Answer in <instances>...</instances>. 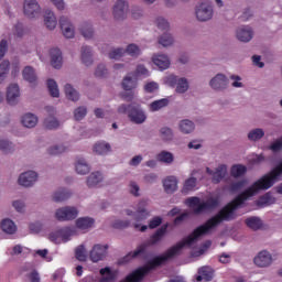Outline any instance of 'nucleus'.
Returning <instances> with one entry per match:
<instances>
[{"label": "nucleus", "mask_w": 282, "mask_h": 282, "mask_svg": "<svg viewBox=\"0 0 282 282\" xmlns=\"http://www.w3.org/2000/svg\"><path fill=\"white\" fill-rule=\"evenodd\" d=\"M193 17L196 23H210L215 19V2L200 0L193 9Z\"/></svg>", "instance_id": "f257e3e1"}, {"label": "nucleus", "mask_w": 282, "mask_h": 282, "mask_svg": "<svg viewBox=\"0 0 282 282\" xmlns=\"http://www.w3.org/2000/svg\"><path fill=\"white\" fill-rule=\"evenodd\" d=\"M166 228L167 226H162L159 228L151 237L149 242L140 245L133 252L128 253L126 257H123L120 260V263H129L131 259H135V257H140V254H144L147 252L148 246H158L160 241L164 238V235H166Z\"/></svg>", "instance_id": "f03ea898"}, {"label": "nucleus", "mask_w": 282, "mask_h": 282, "mask_svg": "<svg viewBox=\"0 0 282 282\" xmlns=\"http://www.w3.org/2000/svg\"><path fill=\"white\" fill-rule=\"evenodd\" d=\"M117 112L121 115L127 113L130 122H133L134 124H144V122H147V112L142 110V106L139 104H121L118 107Z\"/></svg>", "instance_id": "7ed1b4c3"}, {"label": "nucleus", "mask_w": 282, "mask_h": 282, "mask_svg": "<svg viewBox=\"0 0 282 282\" xmlns=\"http://www.w3.org/2000/svg\"><path fill=\"white\" fill-rule=\"evenodd\" d=\"M208 85L213 91L221 94L227 91L228 87H230V79L228 78V75L218 73L209 79Z\"/></svg>", "instance_id": "20e7f679"}, {"label": "nucleus", "mask_w": 282, "mask_h": 282, "mask_svg": "<svg viewBox=\"0 0 282 282\" xmlns=\"http://www.w3.org/2000/svg\"><path fill=\"white\" fill-rule=\"evenodd\" d=\"M165 85H169V87H175L176 94H186L191 87L186 77L175 75L165 77Z\"/></svg>", "instance_id": "39448f33"}, {"label": "nucleus", "mask_w": 282, "mask_h": 282, "mask_svg": "<svg viewBox=\"0 0 282 282\" xmlns=\"http://www.w3.org/2000/svg\"><path fill=\"white\" fill-rule=\"evenodd\" d=\"M147 204H149L148 200L142 199L139 204H138V208H137V213H133L131 209H127L126 214L131 217V215L133 216V219L135 220L134 224H132L133 228H140L142 225L140 224V221H144V219H148L150 214L147 210V208H144V206H147Z\"/></svg>", "instance_id": "423d86ee"}, {"label": "nucleus", "mask_w": 282, "mask_h": 282, "mask_svg": "<svg viewBox=\"0 0 282 282\" xmlns=\"http://www.w3.org/2000/svg\"><path fill=\"white\" fill-rule=\"evenodd\" d=\"M76 235V229L70 227H65L63 229L53 231L48 235L50 241L53 243H67L72 237Z\"/></svg>", "instance_id": "0eeeda50"}, {"label": "nucleus", "mask_w": 282, "mask_h": 282, "mask_svg": "<svg viewBox=\"0 0 282 282\" xmlns=\"http://www.w3.org/2000/svg\"><path fill=\"white\" fill-rule=\"evenodd\" d=\"M23 12L26 19H39L41 17V4L37 0H24Z\"/></svg>", "instance_id": "6e6552de"}, {"label": "nucleus", "mask_w": 282, "mask_h": 282, "mask_svg": "<svg viewBox=\"0 0 282 282\" xmlns=\"http://www.w3.org/2000/svg\"><path fill=\"white\" fill-rule=\"evenodd\" d=\"M107 250H109V245H101V243L94 245V247L89 252L90 261H93V263L105 261V259H107V254H109Z\"/></svg>", "instance_id": "1a4fd4ad"}, {"label": "nucleus", "mask_w": 282, "mask_h": 282, "mask_svg": "<svg viewBox=\"0 0 282 282\" xmlns=\"http://www.w3.org/2000/svg\"><path fill=\"white\" fill-rule=\"evenodd\" d=\"M55 217L57 221H72L78 217V209L72 206L62 207L55 212Z\"/></svg>", "instance_id": "9d476101"}, {"label": "nucleus", "mask_w": 282, "mask_h": 282, "mask_svg": "<svg viewBox=\"0 0 282 282\" xmlns=\"http://www.w3.org/2000/svg\"><path fill=\"white\" fill-rule=\"evenodd\" d=\"M129 13V3L127 0H117L113 4V19L116 21H124L127 19V14Z\"/></svg>", "instance_id": "9b49d317"}, {"label": "nucleus", "mask_w": 282, "mask_h": 282, "mask_svg": "<svg viewBox=\"0 0 282 282\" xmlns=\"http://www.w3.org/2000/svg\"><path fill=\"white\" fill-rule=\"evenodd\" d=\"M220 200L219 196H210L203 202L197 208L194 209L195 215H202V213H206L208 210H215L219 207Z\"/></svg>", "instance_id": "f8f14e48"}, {"label": "nucleus", "mask_w": 282, "mask_h": 282, "mask_svg": "<svg viewBox=\"0 0 282 282\" xmlns=\"http://www.w3.org/2000/svg\"><path fill=\"white\" fill-rule=\"evenodd\" d=\"M37 180H39V174H36V172L26 171L20 174L18 178V184L20 186H24V188H30V186H34V184H36Z\"/></svg>", "instance_id": "ddd939ff"}, {"label": "nucleus", "mask_w": 282, "mask_h": 282, "mask_svg": "<svg viewBox=\"0 0 282 282\" xmlns=\"http://www.w3.org/2000/svg\"><path fill=\"white\" fill-rule=\"evenodd\" d=\"M19 98H21V88L19 84H10L7 87V102L8 105H19Z\"/></svg>", "instance_id": "4468645a"}, {"label": "nucleus", "mask_w": 282, "mask_h": 282, "mask_svg": "<svg viewBox=\"0 0 282 282\" xmlns=\"http://www.w3.org/2000/svg\"><path fill=\"white\" fill-rule=\"evenodd\" d=\"M272 261V254L267 250L260 251L253 259V263L257 268H270Z\"/></svg>", "instance_id": "2eb2a0df"}, {"label": "nucleus", "mask_w": 282, "mask_h": 282, "mask_svg": "<svg viewBox=\"0 0 282 282\" xmlns=\"http://www.w3.org/2000/svg\"><path fill=\"white\" fill-rule=\"evenodd\" d=\"M59 28L65 39H74V35L76 34V32L74 29V24L72 23L69 18L62 15L59 18Z\"/></svg>", "instance_id": "dca6fc26"}, {"label": "nucleus", "mask_w": 282, "mask_h": 282, "mask_svg": "<svg viewBox=\"0 0 282 282\" xmlns=\"http://www.w3.org/2000/svg\"><path fill=\"white\" fill-rule=\"evenodd\" d=\"M254 36V31L250 26H239L236 29V39L240 43H250L251 39Z\"/></svg>", "instance_id": "f3484780"}, {"label": "nucleus", "mask_w": 282, "mask_h": 282, "mask_svg": "<svg viewBox=\"0 0 282 282\" xmlns=\"http://www.w3.org/2000/svg\"><path fill=\"white\" fill-rule=\"evenodd\" d=\"M80 61L86 67L94 65V51L91 46L84 45L80 47Z\"/></svg>", "instance_id": "a211bd4d"}, {"label": "nucleus", "mask_w": 282, "mask_h": 282, "mask_svg": "<svg viewBox=\"0 0 282 282\" xmlns=\"http://www.w3.org/2000/svg\"><path fill=\"white\" fill-rule=\"evenodd\" d=\"M215 276V269L208 265L202 267L198 269V275L196 276V281H213Z\"/></svg>", "instance_id": "6ab92c4d"}, {"label": "nucleus", "mask_w": 282, "mask_h": 282, "mask_svg": "<svg viewBox=\"0 0 282 282\" xmlns=\"http://www.w3.org/2000/svg\"><path fill=\"white\" fill-rule=\"evenodd\" d=\"M93 152L96 155H108V153H111V144L107 141H97L93 145Z\"/></svg>", "instance_id": "aec40b11"}, {"label": "nucleus", "mask_w": 282, "mask_h": 282, "mask_svg": "<svg viewBox=\"0 0 282 282\" xmlns=\"http://www.w3.org/2000/svg\"><path fill=\"white\" fill-rule=\"evenodd\" d=\"M51 65L54 69H61L63 67V53L58 48H52L51 52Z\"/></svg>", "instance_id": "412c9836"}, {"label": "nucleus", "mask_w": 282, "mask_h": 282, "mask_svg": "<svg viewBox=\"0 0 282 282\" xmlns=\"http://www.w3.org/2000/svg\"><path fill=\"white\" fill-rule=\"evenodd\" d=\"M152 61L159 69H169L171 66V59L165 54L153 55Z\"/></svg>", "instance_id": "4be33fe9"}, {"label": "nucleus", "mask_w": 282, "mask_h": 282, "mask_svg": "<svg viewBox=\"0 0 282 282\" xmlns=\"http://www.w3.org/2000/svg\"><path fill=\"white\" fill-rule=\"evenodd\" d=\"M228 175V165L220 164L216 171L214 172V176L212 177L213 184H219L224 177Z\"/></svg>", "instance_id": "5701e85b"}, {"label": "nucleus", "mask_w": 282, "mask_h": 282, "mask_svg": "<svg viewBox=\"0 0 282 282\" xmlns=\"http://www.w3.org/2000/svg\"><path fill=\"white\" fill-rule=\"evenodd\" d=\"M163 187L165 193L170 195L175 193V191H177V177L167 176L165 180H163Z\"/></svg>", "instance_id": "b1692460"}, {"label": "nucleus", "mask_w": 282, "mask_h": 282, "mask_svg": "<svg viewBox=\"0 0 282 282\" xmlns=\"http://www.w3.org/2000/svg\"><path fill=\"white\" fill-rule=\"evenodd\" d=\"M0 228H1L2 232H6V235H15L17 234V224H14V221H12V219H10V218L3 219L0 223Z\"/></svg>", "instance_id": "393cba45"}, {"label": "nucleus", "mask_w": 282, "mask_h": 282, "mask_svg": "<svg viewBox=\"0 0 282 282\" xmlns=\"http://www.w3.org/2000/svg\"><path fill=\"white\" fill-rule=\"evenodd\" d=\"M44 24L46 25L47 30H56L58 22L52 10H46L44 12Z\"/></svg>", "instance_id": "a878e982"}, {"label": "nucleus", "mask_w": 282, "mask_h": 282, "mask_svg": "<svg viewBox=\"0 0 282 282\" xmlns=\"http://www.w3.org/2000/svg\"><path fill=\"white\" fill-rule=\"evenodd\" d=\"M75 171L78 175H87L91 171V167L84 158H79L75 163Z\"/></svg>", "instance_id": "bb28decb"}, {"label": "nucleus", "mask_w": 282, "mask_h": 282, "mask_svg": "<svg viewBox=\"0 0 282 282\" xmlns=\"http://www.w3.org/2000/svg\"><path fill=\"white\" fill-rule=\"evenodd\" d=\"M64 91L68 100H72L73 102H78V100H80V94L74 86H72V84H66L64 86Z\"/></svg>", "instance_id": "cd10ccee"}, {"label": "nucleus", "mask_w": 282, "mask_h": 282, "mask_svg": "<svg viewBox=\"0 0 282 282\" xmlns=\"http://www.w3.org/2000/svg\"><path fill=\"white\" fill-rule=\"evenodd\" d=\"M195 188H197V177L192 176L185 180L181 193H183V195H188V193H193Z\"/></svg>", "instance_id": "c85d7f7f"}, {"label": "nucleus", "mask_w": 282, "mask_h": 282, "mask_svg": "<svg viewBox=\"0 0 282 282\" xmlns=\"http://www.w3.org/2000/svg\"><path fill=\"white\" fill-rule=\"evenodd\" d=\"M99 274L101 275V278L99 279V282H113V281H116V271H111V268H109V267L100 269Z\"/></svg>", "instance_id": "c756f323"}, {"label": "nucleus", "mask_w": 282, "mask_h": 282, "mask_svg": "<svg viewBox=\"0 0 282 282\" xmlns=\"http://www.w3.org/2000/svg\"><path fill=\"white\" fill-rule=\"evenodd\" d=\"M22 124L26 129H34L39 124V118L33 113H26L22 117Z\"/></svg>", "instance_id": "7c9ffc66"}, {"label": "nucleus", "mask_w": 282, "mask_h": 282, "mask_svg": "<svg viewBox=\"0 0 282 282\" xmlns=\"http://www.w3.org/2000/svg\"><path fill=\"white\" fill-rule=\"evenodd\" d=\"M264 135L265 131L262 128H254L248 132L247 138L250 142H259Z\"/></svg>", "instance_id": "2f4dec72"}, {"label": "nucleus", "mask_w": 282, "mask_h": 282, "mask_svg": "<svg viewBox=\"0 0 282 282\" xmlns=\"http://www.w3.org/2000/svg\"><path fill=\"white\" fill-rule=\"evenodd\" d=\"M95 224L94 218L91 217H80L76 220V227L79 230H88V228H93Z\"/></svg>", "instance_id": "473e14b6"}, {"label": "nucleus", "mask_w": 282, "mask_h": 282, "mask_svg": "<svg viewBox=\"0 0 282 282\" xmlns=\"http://www.w3.org/2000/svg\"><path fill=\"white\" fill-rule=\"evenodd\" d=\"M72 197V191L59 188L53 194V202H66Z\"/></svg>", "instance_id": "72a5a7b5"}, {"label": "nucleus", "mask_w": 282, "mask_h": 282, "mask_svg": "<svg viewBox=\"0 0 282 282\" xmlns=\"http://www.w3.org/2000/svg\"><path fill=\"white\" fill-rule=\"evenodd\" d=\"M159 135L163 142H173V139L175 138L173 129L169 127H162L159 131Z\"/></svg>", "instance_id": "f704fd0d"}, {"label": "nucleus", "mask_w": 282, "mask_h": 282, "mask_svg": "<svg viewBox=\"0 0 282 282\" xmlns=\"http://www.w3.org/2000/svg\"><path fill=\"white\" fill-rule=\"evenodd\" d=\"M100 182H102V174L100 172H94L87 177L86 184L89 188H94L98 186Z\"/></svg>", "instance_id": "c9c22d12"}, {"label": "nucleus", "mask_w": 282, "mask_h": 282, "mask_svg": "<svg viewBox=\"0 0 282 282\" xmlns=\"http://www.w3.org/2000/svg\"><path fill=\"white\" fill-rule=\"evenodd\" d=\"M171 101L169 100V98H163V99H159V100H154L149 105V109L150 111H160V109H164L165 107H169V104Z\"/></svg>", "instance_id": "e433bc0d"}, {"label": "nucleus", "mask_w": 282, "mask_h": 282, "mask_svg": "<svg viewBox=\"0 0 282 282\" xmlns=\"http://www.w3.org/2000/svg\"><path fill=\"white\" fill-rule=\"evenodd\" d=\"M178 127L181 133L188 134L195 131V123L188 119L181 120Z\"/></svg>", "instance_id": "4c0bfd02"}, {"label": "nucleus", "mask_w": 282, "mask_h": 282, "mask_svg": "<svg viewBox=\"0 0 282 282\" xmlns=\"http://www.w3.org/2000/svg\"><path fill=\"white\" fill-rule=\"evenodd\" d=\"M245 224H247L248 228H251V230H260L263 226V221H261V218L257 216L247 218Z\"/></svg>", "instance_id": "58836bf2"}, {"label": "nucleus", "mask_w": 282, "mask_h": 282, "mask_svg": "<svg viewBox=\"0 0 282 282\" xmlns=\"http://www.w3.org/2000/svg\"><path fill=\"white\" fill-rule=\"evenodd\" d=\"M43 124L45 129H48V131H52L61 127V121H58V119H56V117L54 116H48L44 119Z\"/></svg>", "instance_id": "ea45409f"}, {"label": "nucleus", "mask_w": 282, "mask_h": 282, "mask_svg": "<svg viewBox=\"0 0 282 282\" xmlns=\"http://www.w3.org/2000/svg\"><path fill=\"white\" fill-rule=\"evenodd\" d=\"M272 204H276V198L270 193L264 194L258 199V206L261 208L264 206H272Z\"/></svg>", "instance_id": "a19ab883"}, {"label": "nucleus", "mask_w": 282, "mask_h": 282, "mask_svg": "<svg viewBox=\"0 0 282 282\" xmlns=\"http://www.w3.org/2000/svg\"><path fill=\"white\" fill-rule=\"evenodd\" d=\"M154 24L156 25L158 30H161V32H166L171 28L169 20L162 15L155 18Z\"/></svg>", "instance_id": "79ce46f5"}, {"label": "nucleus", "mask_w": 282, "mask_h": 282, "mask_svg": "<svg viewBox=\"0 0 282 282\" xmlns=\"http://www.w3.org/2000/svg\"><path fill=\"white\" fill-rule=\"evenodd\" d=\"M79 33L82 34V36H84V39L89 41L94 39V26H91V24L84 23L79 28Z\"/></svg>", "instance_id": "37998d69"}, {"label": "nucleus", "mask_w": 282, "mask_h": 282, "mask_svg": "<svg viewBox=\"0 0 282 282\" xmlns=\"http://www.w3.org/2000/svg\"><path fill=\"white\" fill-rule=\"evenodd\" d=\"M156 160H158V162H162L163 164H173L175 156L173 155V153H171L169 151H161L156 155Z\"/></svg>", "instance_id": "c03bdc74"}, {"label": "nucleus", "mask_w": 282, "mask_h": 282, "mask_svg": "<svg viewBox=\"0 0 282 282\" xmlns=\"http://www.w3.org/2000/svg\"><path fill=\"white\" fill-rule=\"evenodd\" d=\"M121 85L126 91H131V89L138 87V79L131 77V75H127Z\"/></svg>", "instance_id": "a18cd8bd"}, {"label": "nucleus", "mask_w": 282, "mask_h": 282, "mask_svg": "<svg viewBox=\"0 0 282 282\" xmlns=\"http://www.w3.org/2000/svg\"><path fill=\"white\" fill-rule=\"evenodd\" d=\"M158 43L159 45H162V47H171V45L175 43V40L172 34L164 33L158 37Z\"/></svg>", "instance_id": "49530a36"}, {"label": "nucleus", "mask_w": 282, "mask_h": 282, "mask_svg": "<svg viewBox=\"0 0 282 282\" xmlns=\"http://www.w3.org/2000/svg\"><path fill=\"white\" fill-rule=\"evenodd\" d=\"M22 75L24 80H28V83H36V73L32 66H25Z\"/></svg>", "instance_id": "de8ad7c7"}, {"label": "nucleus", "mask_w": 282, "mask_h": 282, "mask_svg": "<svg viewBox=\"0 0 282 282\" xmlns=\"http://www.w3.org/2000/svg\"><path fill=\"white\" fill-rule=\"evenodd\" d=\"M126 54H128V56H131L132 58H138V56H140V54H142V50H140V46H138L137 44H129L126 48H124Z\"/></svg>", "instance_id": "09e8293b"}, {"label": "nucleus", "mask_w": 282, "mask_h": 282, "mask_svg": "<svg viewBox=\"0 0 282 282\" xmlns=\"http://www.w3.org/2000/svg\"><path fill=\"white\" fill-rule=\"evenodd\" d=\"M124 54H126L124 48L117 47V48H112V50L109 51L108 57L111 61H120V58H123Z\"/></svg>", "instance_id": "8fccbe9b"}, {"label": "nucleus", "mask_w": 282, "mask_h": 282, "mask_svg": "<svg viewBox=\"0 0 282 282\" xmlns=\"http://www.w3.org/2000/svg\"><path fill=\"white\" fill-rule=\"evenodd\" d=\"M47 89L53 98H58V96H61V91L58 90V84H56V80L48 79Z\"/></svg>", "instance_id": "3c124183"}, {"label": "nucleus", "mask_w": 282, "mask_h": 282, "mask_svg": "<svg viewBox=\"0 0 282 282\" xmlns=\"http://www.w3.org/2000/svg\"><path fill=\"white\" fill-rule=\"evenodd\" d=\"M10 73V61H3L0 64V84L8 78V74Z\"/></svg>", "instance_id": "603ef678"}, {"label": "nucleus", "mask_w": 282, "mask_h": 282, "mask_svg": "<svg viewBox=\"0 0 282 282\" xmlns=\"http://www.w3.org/2000/svg\"><path fill=\"white\" fill-rule=\"evenodd\" d=\"M95 76L96 78H107V76H109V69L107 68V65L99 64L95 68Z\"/></svg>", "instance_id": "864d4df0"}, {"label": "nucleus", "mask_w": 282, "mask_h": 282, "mask_svg": "<svg viewBox=\"0 0 282 282\" xmlns=\"http://www.w3.org/2000/svg\"><path fill=\"white\" fill-rule=\"evenodd\" d=\"M67 151V147L63 144L52 145L47 149L48 155H61V153H65Z\"/></svg>", "instance_id": "5fc2aeb1"}, {"label": "nucleus", "mask_w": 282, "mask_h": 282, "mask_svg": "<svg viewBox=\"0 0 282 282\" xmlns=\"http://www.w3.org/2000/svg\"><path fill=\"white\" fill-rule=\"evenodd\" d=\"M87 116V107L79 106L74 110V120L80 122Z\"/></svg>", "instance_id": "6e6d98bb"}, {"label": "nucleus", "mask_w": 282, "mask_h": 282, "mask_svg": "<svg viewBox=\"0 0 282 282\" xmlns=\"http://www.w3.org/2000/svg\"><path fill=\"white\" fill-rule=\"evenodd\" d=\"M185 204L192 208L194 215H195V208H199L202 206V199L199 197H188L185 200Z\"/></svg>", "instance_id": "4d7b16f0"}, {"label": "nucleus", "mask_w": 282, "mask_h": 282, "mask_svg": "<svg viewBox=\"0 0 282 282\" xmlns=\"http://www.w3.org/2000/svg\"><path fill=\"white\" fill-rule=\"evenodd\" d=\"M0 151L2 153H13L14 144L8 140H0Z\"/></svg>", "instance_id": "13d9d810"}, {"label": "nucleus", "mask_w": 282, "mask_h": 282, "mask_svg": "<svg viewBox=\"0 0 282 282\" xmlns=\"http://www.w3.org/2000/svg\"><path fill=\"white\" fill-rule=\"evenodd\" d=\"M246 171L247 169L243 165H234L230 173L232 177H241V175H246Z\"/></svg>", "instance_id": "bf43d9fd"}, {"label": "nucleus", "mask_w": 282, "mask_h": 282, "mask_svg": "<svg viewBox=\"0 0 282 282\" xmlns=\"http://www.w3.org/2000/svg\"><path fill=\"white\" fill-rule=\"evenodd\" d=\"M75 257L78 261H87L85 246L80 245L75 249Z\"/></svg>", "instance_id": "052dcab7"}, {"label": "nucleus", "mask_w": 282, "mask_h": 282, "mask_svg": "<svg viewBox=\"0 0 282 282\" xmlns=\"http://www.w3.org/2000/svg\"><path fill=\"white\" fill-rule=\"evenodd\" d=\"M246 183H247L246 180L234 182L230 184L229 191L231 193H237V192L241 191L243 188V186H246Z\"/></svg>", "instance_id": "680f3d73"}, {"label": "nucleus", "mask_w": 282, "mask_h": 282, "mask_svg": "<svg viewBox=\"0 0 282 282\" xmlns=\"http://www.w3.org/2000/svg\"><path fill=\"white\" fill-rule=\"evenodd\" d=\"M12 207L17 213H25V202L21 199H15L12 202Z\"/></svg>", "instance_id": "e2e57ef3"}, {"label": "nucleus", "mask_w": 282, "mask_h": 282, "mask_svg": "<svg viewBox=\"0 0 282 282\" xmlns=\"http://www.w3.org/2000/svg\"><path fill=\"white\" fill-rule=\"evenodd\" d=\"M129 192L133 195V197H140V185L131 181L129 184Z\"/></svg>", "instance_id": "0e129e2a"}, {"label": "nucleus", "mask_w": 282, "mask_h": 282, "mask_svg": "<svg viewBox=\"0 0 282 282\" xmlns=\"http://www.w3.org/2000/svg\"><path fill=\"white\" fill-rule=\"evenodd\" d=\"M230 80H234L231 83V87H235L236 89H239V88L243 87V83H241V76L230 75Z\"/></svg>", "instance_id": "69168bd1"}, {"label": "nucleus", "mask_w": 282, "mask_h": 282, "mask_svg": "<svg viewBox=\"0 0 282 282\" xmlns=\"http://www.w3.org/2000/svg\"><path fill=\"white\" fill-rule=\"evenodd\" d=\"M161 225H162V217L156 216L152 220H150L149 228L151 230H153V229L158 228V226H161Z\"/></svg>", "instance_id": "338daca9"}, {"label": "nucleus", "mask_w": 282, "mask_h": 282, "mask_svg": "<svg viewBox=\"0 0 282 282\" xmlns=\"http://www.w3.org/2000/svg\"><path fill=\"white\" fill-rule=\"evenodd\" d=\"M271 151H273V153H276L279 151H281L282 149V137L280 139H278L276 141H274L271 145H270Z\"/></svg>", "instance_id": "774afa93"}]
</instances>
